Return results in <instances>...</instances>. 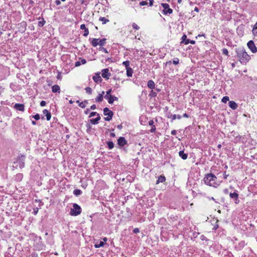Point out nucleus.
Listing matches in <instances>:
<instances>
[{
    "label": "nucleus",
    "mask_w": 257,
    "mask_h": 257,
    "mask_svg": "<svg viewBox=\"0 0 257 257\" xmlns=\"http://www.w3.org/2000/svg\"><path fill=\"white\" fill-rule=\"evenodd\" d=\"M238 60L242 64H245L250 59L244 48L238 49L235 51Z\"/></svg>",
    "instance_id": "f257e3e1"
},
{
    "label": "nucleus",
    "mask_w": 257,
    "mask_h": 257,
    "mask_svg": "<svg viewBox=\"0 0 257 257\" xmlns=\"http://www.w3.org/2000/svg\"><path fill=\"white\" fill-rule=\"evenodd\" d=\"M203 180L205 184L213 187L216 188L219 185L217 182V177L212 173L206 174Z\"/></svg>",
    "instance_id": "f03ea898"
},
{
    "label": "nucleus",
    "mask_w": 257,
    "mask_h": 257,
    "mask_svg": "<svg viewBox=\"0 0 257 257\" xmlns=\"http://www.w3.org/2000/svg\"><path fill=\"white\" fill-rule=\"evenodd\" d=\"M81 212V208L79 205L76 203H74L73 208L71 209L70 214L72 216H77Z\"/></svg>",
    "instance_id": "7ed1b4c3"
},
{
    "label": "nucleus",
    "mask_w": 257,
    "mask_h": 257,
    "mask_svg": "<svg viewBox=\"0 0 257 257\" xmlns=\"http://www.w3.org/2000/svg\"><path fill=\"white\" fill-rule=\"evenodd\" d=\"M103 113L104 115L107 116V117L104 118V120L106 121L110 120L113 115V112L107 107H105L103 109Z\"/></svg>",
    "instance_id": "20e7f679"
},
{
    "label": "nucleus",
    "mask_w": 257,
    "mask_h": 257,
    "mask_svg": "<svg viewBox=\"0 0 257 257\" xmlns=\"http://www.w3.org/2000/svg\"><path fill=\"white\" fill-rule=\"evenodd\" d=\"M161 6L164 8L163 13L164 15L171 14L173 13L172 9L169 8V5L168 4L162 3Z\"/></svg>",
    "instance_id": "39448f33"
},
{
    "label": "nucleus",
    "mask_w": 257,
    "mask_h": 257,
    "mask_svg": "<svg viewBox=\"0 0 257 257\" xmlns=\"http://www.w3.org/2000/svg\"><path fill=\"white\" fill-rule=\"evenodd\" d=\"M247 46L252 53H254L257 52L256 47L255 46L253 41L250 40L248 41L247 43Z\"/></svg>",
    "instance_id": "423d86ee"
},
{
    "label": "nucleus",
    "mask_w": 257,
    "mask_h": 257,
    "mask_svg": "<svg viewBox=\"0 0 257 257\" xmlns=\"http://www.w3.org/2000/svg\"><path fill=\"white\" fill-rule=\"evenodd\" d=\"M25 157L23 155L19 156L18 160H17V163L19 165V167L20 168H23L25 166Z\"/></svg>",
    "instance_id": "0eeeda50"
},
{
    "label": "nucleus",
    "mask_w": 257,
    "mask_h": 257,
    "mask_svg": "<svg viewBox=\"0 0 257 257\" xmlns=\"http://www.w3.org/2000/svg\"><path fill=\"white\" fill-rule=\"evenodd\" d=\"M229 197L231 199H232L234 200V203L236 204H237L239 203V200L238 198V194L237 193H236V192L230 193Z\"/></svg>",
    "instance_id": "6e6552de"
},
{
    "label": "nucleus",
    "mask_w": 257,
    "mask_h": 257,
    "mask_svg": "<svg viewBox=\"0 0 257 257\" xmlns=\"http://www.w3.org/2000/svg\"><path fill=\"white\" fill-rule=\"evenodd\" d=\"M102 77L106 79H108L111 74L109 72L108 68L103 69L102 70Z\"/></svg>",
    "instance_id": "1a4fd4ad"
},
{
    "label": "nucleus",
    "mask_w": 257,
    "mask_h": 257,
    "mask_svg": "<svg viewBox=\"0 0 257 257\" xmlns=\"http://www.w3.org/2000/svg\"><path fill=\"white\" fill-rule=\"evenodd\" d=\"M181 43H183L187 45L189 43H190L192 44H194L195 43V42L194 40H190L189 39H187V36L186 35H184L182 37Z\"/></svg>",
    "instance_id": "9d476101"
},
{
    "label": "nucleus",
    "mask_w": 257,
    "mask_h": 257,
    "mask_svg": "<svg viewBox=\"0 0 257 257\" xmlns=\"http://www.w3.org/2000/svg\"><path fill=\"white\" fill-rule=\"evenodd\" d=\"M179 63H180L179 59L178 58H175L173 59L172 61H169L166 62V63H165V65L166 66L170 65L172 63L176 65L179 64Z\"/></svg>",
    "instance_id": "9b49d317"
},
{
    "label": "nucleus",
    "mask_w": 257,
    "mask_h": 257,
    "mask_svg": "<svg viewBox=\"0 0 257 257\" xmlns=\"http://www.w3.org/2000/svg\"><path fill=\"white\" fill-rule=\"evenodd\" d=\"M117 144L120 147H123L126 144V141L124 137H119L117 140Z\"/></svg>",
    "instance_id": "f8f14e48"
},
{
    "label": "nucleus",
    "mask_w": 257,
    "mask_h": 257,
    "mask_svg": "<svg viewBox=\"0 0 257 257\" xmlns=\"http://www.w3.org/2000/svg\"><path fill=\"white\" fill-rule=\"evenodd\" d=\"M14 108L21 111H24L25 110L24 105L20 103H16L14 105Z\"/></svg>",
    "instance_id": "ddd939ff"
},
{
    "label": "nucleus",
    "mask_w": 257,
    "mask_h": 257,
    "mask_svg": "<svg viewBox=\"0 0 257 257\" xmlns=\"http://www.w3.org/2000/svg\"><path fill=\"white\" fill-rule=\"evenodd\" d=\"M93 79L96 83L101 82L102 81L99 73H96L95 75L93 76Z\"/></svg>",
    "instance_id": "4468645a"
},
{
    "label": "nucleus",
    "mask_w": 257,
    "mask_h": 257,
    "mask_svg": "<svg viewBox=\"0 0 257 257\" xmlns=\"http://www.w3.org/2000/svg\"><path fill=\"white\" fill-rule=\"evenodd\" d=\"M228 104L229 107L232 109H236L237 107V103L234 101H229Z\"/></svg>",
    "instance_id": "2eb2a0df"
},
{
    "label": "nucleus",
    "mask_w": 257,
    "mask_h": 257,
    "mask_svg": "<svg viewBox=\"0 0 257 257\" xmlns=\"http://www.w3.org/2000/svg\"><path fill=\"white\" fill-rule=\"evenodd\" d=\"M43 113L44 114H45L46 115V119L47 120H50L51 119V113L47 109L43 110Z\"/></svg>",
    "instance_id": "dca6fc26"
},
{
    "label": "nucleus",
    "mask_w": 257,
    "mask_h": 257,
    "mask_svg": "<svg viewBox=\"0 0 257 257\" xmlns=\"http://www.w3.org/2000/svg\"><path fill=\"white\" fill-rule=\"evenodd\" d=\"M52 91L54 93L58 92L60 93V88L58 85H54L52 87Z\"/></svg>",
    "instance_id": "f3484780"
},
{
    "label": "nucleus",
    "mask_w": 257,
    "mask_h": 257,
    "mask_svg": "<svg viewBox=\"0 0 257 257\" xmlns=\"http://www.w3.org/2000/svg\"><path fill=\"white\" fill-rule=\"evenodd\" d=\"M107 100L109 103L112 104L114 100H118V98L114 96L109 95Z\"/></svg>",
    "instance_id": "a211bd4d"
},
{
    "label": "nucleus",
    "mask_w": 257,
    "mask_h": 257,
    "mask_svg": "<svg viewBox=\"0 0 257 257\" xmlns=\"http://www.w3.org/2000/svg\"><path fill=\"white\" fill-rule=\"evenodd\" d=\"M100 119V116L98 115L97 117L95 118H92L90 120V121L93 124H96L98 123V121Z\"/></svg>",
    "instance_id": "6ab92c4d"
},
{
    "label": "nucleus",
    "mask_w": 257,
    "mask_h": 257,
    "mask_svg": "<svg viewBox=\"0 0 257 257\" xmlns=\"http://www.w3.org/2000/svg\"><path fill=\"white\" fill-rule=\"evenodd\" d=\"M179 155L183 160L187 159L188 157V154L184 153L183 151H180L179 152Z\"/></svg>",
    "instance_id": "aec40b11"
},
{
    "label": "nucleus",
    "mask_w": 257,
    "mask_h": 257,
    "mask_svg": "<svg viewBox=\"0 0 257 257\" xmlns=\"http://www.w3.org/2000/svg\"><path fill=\"white\" fill-rule=\"evenodd\" d=\"M147 86L150 89H154L155 88V84L153 80H150L148 82Z\"/></svg>",
    "instance_id": "412c9836"
},
{
    "label": "nucleus",
    "mask_w": 257,
    "mask_h": 257,
    "mask_svg": "<svg viewBox=\"0 0 257 257\" xmlns=\"http://www.w3.org/2000/svg\"><path fill=\"white\" fill-rule=\"evenodd\" d=\"M99 39L93 38L91 41V44L93 47H96L98 45Z\"/></svg>",
    "instance_id": "4be33fe9"
},
{
    "label": "nucleus",
    "mask_w": 257,
    "mask_h": 257,
    "mask_svg": "<svg viewBox=\"0 0 257 257\" xmlns=\"http://www.w3.org/2000/svg\"><path fill=\"white\" fill-rule=\"evenodd\" d=\"M166 180V178H165V177L164 176H163V175H160L159 177H158V180L156 182V184H159V183H163Z\"/></svg>",
    "instance_id": "5701e85b"
},
{
    "label": "nucleus",
    "mask_w": 257,
    "mask_h": 257,
    "mask_svg": "<svg viewBox=\"0 0 257 257\" xmlns=\"http://www.w3.org/2000/svg\"><path fill=\"white\" fill-rule=\"evenodd\" d=\"M252 32L253 36L257 37V22L253 27Z\"/></svg>",
    "instance_id": "b1692460"
},
{
    "label": "nucleus",
    "mask_w": 257,
    "mask_h": 257,
    "mask_svg": "<svg viewBox=\"0 0 257 257\" xmlns=\"http://www.w3.org/2000/svg\"><path fill=\"white\" fill-rule=\"evenodd\" d=\"M39 20H40L41 19V21H39L38 22V27H42L46 23V21L44 20V19L43 18H41L40 17H39L38 18Z\"/></svg>",
    "instance_id": "393cba45"
},
{
    "label": "nucleus",
    "mask_w": 257,
    "mask_h": 257,
    "mask_svg": "<svg viewBox=\"0 0 257 257\" xmlns=\"http://www.w3.org/2000/svg\"><path fill=\"white\" fill-rule=\"evenodd\" d=\"M106 39L105 38H103L101 39H99L98 41V45L100 46H104L106 44Z\"/></svg>",
    "instance_id": "a878e982"
},
{
    "label": "nucleus",
    "mask_w": 257,
    "mask_h": 257,
    "mask_svg": "<svg viewBox=\"0 0 257 257\" xmlns=\"http://www.w3.org/2000/svg\"><path fill=\"white\" fill-rule=\"evenodd\" d=\"M126 75L128 77H132L133 73V70L131 68H126Z\"/></svg>",
    "instance_id": "bb28decb"
},
{
    "label": "nucleus",
    "mask_w": 257,
    "mask_h": 257,
    "mask_svg": "<svg viewBox=\"0 0 257 257\" xmlns=\"http://www.w3.org/2000/svg\"><path fill=\"white\" fill-rule=\"evenodd\" d=\"M104 245V243L103 241H100L99 243H95L94 246L95 248H99Z\"/></svg>",
    "instance_id": "cd10ccee"
},
{
    "label": "nucleus",
    "mask_w": 257,
    "mask_h": 257,
    "mask_svg": "<svg viewBox=\"0 0 257 257\" xmlns=\"http://www.w3.org/2000/svg\"><path fill=\"white\" fill-rule=\"evenodd\" d=\"M103 96H102V94H99L95 98L96 102H101L103 100Z\"/></svg>",
    "instance_id": "c85d7f7f"
},
{
    "label": "nucleus",
    "mask_w": 257,
    "mask_h": 257,
    "mask_svg": "<svg viewBox=\"0 0 257 257\" xmlns=\"http://www.w3.org/2000/svg\"><path fill=\"white\" fill-rule=\"evenodd\" d=\"M88 103L87 100H84L82 102H81V103H79V106L81 108H85L86 106V105Z\"/></svg>",
    "instance_id": "c756f323"
},
{
    "label": "nucleus",
    "mask_w": 257,
    "mask_h": 257,
    "mask_svg": "<svg viewBox=\"0 0 257 257\" xmlns=\"http://www.w3.org/2000/svg\"><path fill=\"white\" fill-rule=\"evenodd\" d=\"M107 145L108 148L109 150L112 149L114 147V144L112 142H111V141L107 142Z\"/></svg>",
    "instance_id": "7c9ffc66"
},
{
    "label": "nucleus",
    "mask_w": 257,
    "mask_h": 257,
    "mask_svg": "<svg viewBox=\"0 0 257 257\" xmlns=\"http://www.w3.org/2000/svg\"><path fill=\"white\" fill-rule=\"evenodd\" d=\"M99 21L102 22L103 24H106L107 22H109V20L105 19L104 17H100L99 18Z\"/></svg>",
    "instance_id": "2f4dec72"
},
{
    "label": "nucleus",
    "mask_w": 257,
    "mask_h": 257,
    "mask_svg": "<svg viewBox=\"0 0 257 257\" xmlns=\"http://www.w3.org/2000/svg\"><path fill=\"white\" fill-rule=\"evenodd\" d=\"M73 194L76 196H78L81 194V191L79 189H75L73 191Z\"/></svg>",
    "instance_id": "473e14b6"
},
{
    "label": "nucleus",
    "mask_w": 257,
    "mask_h": 257,
    "mask_svg": "<svg viewBox=\"0 0 257 257\" xmlns=\"http://www.w3.org/2000/svg\"><path fill=\"white\" fill-rule=\"evenodd\" d=\"M242 29H243L242 26H238L237 28V33L240 34V35H242Z\"/></svg>",
    "instance_id": "72a5a7b5"
},
{
    "label": "nucleus",
    "mask_w": 257,
    "mask_h": 257,
    "mask_svg": "<svg viewBox=\"0 0 257 257\" xmlns=\"http://www.w3.org/2000/svg\"><path fill=\"white\" fill-rule=\"evenodd\" d=\"M111 89H108L107 91H106V95L104 96V98L106 99H108L109 98V96L110 95V93H111Z\"/></svg>",
    "instance_id": "f704fd0d"
},
{
    "label": "nucleus",
    "mask_w": 257,
    "mask_h": 257,
    "mask_svg": "<svg viewBox=\"0 0 257 257\" xmlns=\"http://www.w3.org/2000/svg\"><path fill=\"white\" fill-rule=\"evenodd\" d=\"M229 97L228 96H224L222 98V100H221V101L223 102V103H226L228 101H229Z\"/></svg>",
    "instance_id": "c9c22d12"
},
{
    "label": "nucleus",
    "mask_w": 257,
    "mask_h": 257,
    "mask_svg": "<svg viewBox=\"0 0 257 257\" xmlns=\"http://www.w3.org/2000/svg\"><path fill=\"white\" fill-rule=\"evenodd\" d=\"M122 65H124L126 69L130 68V61H125L122 62Z\"/></svg>",
    "instance_id": "e433bc0d"
},
{
    "label": "nucleus",
    "mask_w": 257,
    "mask_h": 257,
    "mask_svg": "<svg viewBox=\"0 0 257 257\" xmlns=\"http://www.w3.org/2000/svg\"><path fill=\"white\" fill-rule=\"evenodd\" d=\"M149 96L151 97H155L157 96V93L154 91L153 90H152L150 93L149 94Z\"/></svg>",
    "instance_id": "4c0bfd02"
},
{
    "label": "nucleus",
    "mask_w": 257,
    "mask_h": 257,
    "mask_svg": "<svg viewBox=\"0 0 257 257\" xmlns=\"http://www.w3.org/2000/svg\"><path fill=\"white\" fill-rule=\"evenodd\" d=\"M181 117H182V116L180 115L174 114L172 116V119L174 120V119H176V118L181 119Z\"/></svg>",
    "instance_id": "58836bf2"
},
{
    "label": "nucleus",
    "mask_w": 257,
    "mask_h": 257,
    "mask_svg": "<svg viewBox=\"0 0 257 257\" xmlns=\"http://www.w3.org/2000/svg\"><path fill=\"white\" fill-rule=\"evenodd\" d=\"M85 90H86V93H87L89 94H91L92 93V89L89 87H86L85 88Z\"/></svg>",
    "instance_id": "ea45409f"
},
{
    "label": "nucleus",
    "mask_w": 257,
    "mask_h": 257,
    "mask_svg": "<svg viewBox=\"0 0 257 257\" xmlns=\"http://www.w3.org/2000/svg\"><path fill=\"white\" fill-rule=\"evenodd\" d=\"M222 53L223 54L228 56V52L227 49L224 48L222 49Z\"/></svg>",
    "instance_id": "a19ab883"
},
{
    "label": "nucleus",
    "mask_w": 257,
    "mask_h": 257,
    "mask_svg": "<svg viewBox=\"0 0 257 257\" xmlns=\"http://www.w3.org/2000/svg\"><path fill=\"white\" fill-rule=\"evenodd\" d=\"M133 28L135 30H139L140 29L139 26H138L136 23H133L132 24Z\"/></svg>",
    "instance_id": "79ce46f5"
},
{
    "label": "nucleus",
    "mask_w": 257,
    "mask_h": 257,
    "mask_svg": "<svg viewBox=\"0 0 257 257\" xmlns=\"http://www.w3.org/2000/svg\"><path fill=\"white\" fill-rule=\"evenodd\" d=\"M89 34V30L87 28L85 30H84V34H83V36L84 37H87L88 36V35Z\"/></svg>",
    "instance_id": "37998d69"
},
{
    "label": "nucleus",
    "mask_w": 257,
    "mask_h": 257,
    "mask_svg": "<svg viewBox=\"0 0 257 257\" xmlns=\"http://www.w3.org/2000/svg\"><path fill=\"white\" fill-rule=\"evenodd\" d=\"M96 115L98 116V115H99V114L98 113H97L96 112H92L90 113L89 117H91L94 116Z\"/></svg>",
    "instance_id": "c03bdc74"
},
{
    "label": "nucleus",
    "mask_w": 257,
    "mask_h": 257,
    "mask_svg": "<svg viewBox=\"0 0 257 257\" xmlns=\"http://www.w3.org/2000/svg\"><path fill=\"white\" fill-rule=\"evenodd\" d=\"M99 50L100 51H102L104 52V53H108V51H107V50H106V49H105V48H104V47H100V48H99Z\"/></svg>",
    "instance_id": "a18cd8bd"
},
{
    "label": "nucleus",
    "mask_w": 257,
    "mask_h": 257,
    "mask_svg": "<svg viewBox=\"0 0 257 257\" xmlns=\"http://www.w3.org/2000/svg\"><path fill=\"white\" fill-rule=\"evenodd\" d=\"M33 117L36 120H39L40 119V115L39 114H36L35 115H33Z\"/></svg>",
    "instance_id": "49530a36"
},
{
    "label": "nucleus",
    "mask_w": 257,
    "mask_h": 257,
    "mask_svg": "<svg viewBox=\"0 0 257 257\" xmlns=\"http://www.w3.org/2000/svg\"><path fill=\"white\" fill-rule=\"evenodd\" d=\"M148 2L147 1H142L140 3V5L141 6H145L148 5Z\"/></svg>",
    "instance_id": "de8ad7c7"
},
{
    "label": "nucleus",
    "mask_w": 257,
    "mask_h": 257,
    "mask_svg": "<svg viewBox=\"0 0 257 257\" xmlns=\"http://www.w3.org/2000/svg\"><path fill=\"white\" fill-rule=\"evenodd\" d=\"M38 210H39L38 208L36 207V208H34V210H33L34 214L36 215L38 213Z\"/></svg>",
    "instance_id": "09e8293b"
},
{
    "label": "nucleus",
    "mask_w": 257,
    "mask_h": 257,
    "mask_svg": "<svg viewBox=\"0 0 257 257\" xmlns=\"http://www.w3.org/2000/svg\"><path fill=\"white\" fill-rule=\"evenodd\" d=\"M133 232L134 233H138L140 232V229L138 228H135L133 230Z\"/></svg>",
    "instance_id": "8fccbe9b"
},
{
    "label": "nucleus",
    "mask_w": 257,
    "mask_h": 257,
    "mask_svg": "<svg viewBox=\"0 0 257 257\" xmlns=\"http://www.w3.org/2000/svg\"><path fill=\"white\" fill-rule=\"evenodd\" d=\"M155 131H156V127L155 125H153L150 130V132L151 133H154Z\"/></svg>",
    "instance_id": "3c124183"
},
{
    "label": "nucleus",
    "mask_w": 257,
    "mask_h": 257,
    "mask_svg": "<svg viewBox=\"0 0 257 257\" xmlns=\"http://www.w3.org/2000/svg\"><path fill=\"white\" fill-rule=\"evenodd\" d=\"M46 104V102L44 100H42L41 102H40V105L41 106H45Z\"/></svg>",
    "instance_id": "603ef678"
},
{
    "label": "nucleus",
    "mask_w": 257,
    "mask_h": 257,
    "mask_svg": "<svg viewBox=\"0 0 257 257\" xmlns=\"http://www.w3.org/2000/svg\"><path fill=\"white\" fill-rule=\"evenodd\" d=\"M86 29H87L85 27V25L84 24H82L80 25V29L81 30H85Z\"/></svg>",
    "instance_id": "864d4df0"
},
{
    "label": "nucleus",
    "mask_w": 257,
    "mask_h": 257,
    "mask_svg": "<svg viewBox=\"0 0 257 257\" xmlns=\"http://www.w3.org/2000/svg\"><path fill=\"white\" fill-rule=\"evenodd\" d=\"M81 65V62L79 61H77L75 62V66L76 67L79 66Z\"/></svg>",
    "instance_id": "5fc2aeb1"
},
{
    "label": "nucleus",
    "mask_w": 257,
    "mask_h": 257,
    "mask_svg": "<svg viewBox=\"0 0 257 257\" xmlns=\"http://www.w3.org/2000/svg\"><path fill=\"white\" fill-rule=\"evenodd\" d=\"M154 121H153V120H150V121H149V124L150 125H152V126L154 125H153V124H154Z\"/></svg>",
    "instance_id": "6e6d98bb"
},
{
    "label": "nucleus",
    "mask_w": 257,
    "mask_h": 257,
    "mask_svg": "<svg viewBox=\"0 0 257 257\" xmlns=\"http://www.w3.org/2000/svg\"><path fill=\"white\" fill-rule=\"evenodd\" d=\"M149 6H152L153 5L154 0H149Z\"/></svg>",
    "instance_id": "4d7b16f0"
},
{
    "label": "nucleus",
    "mask_w": 257,
    "mask_h": 257,
    "mask_svg": "<svg viewBox=\"0 0 257 257\" xmlns=\"http://www.w3.org/2000/svg\"><path fill=\"white\" fill-rule=\"evenodd\" d=\"M55 4L57 6H59L61 4V2L59 0H56L55 2Z\"/></svg>",
    "instance_id": "13d9d810"
},
{
    "label": "nucleus",
    "mask_w": 257,
    "mask_h": 257,
    "mask_svg": "<svg viewBox=\"0 0 257 257\" xmlns=\"http://www.w3.org/2000/svg\"><path fill=\"white\" fill-rule=\"evenodd\" d=\"M90 109L92 110L96 109V105L95 104H93L91 106Z\"/></svg>",
    "instance_id": "bf43d9fd"
},
{
    "label": "nucleus",
    "mask_w": 257,
    "mask_h": 257,
    "mask_svg": "<svg viewBox=\"0 0 257 257\" xmlns=\"http://www.w3.org/2000/svg\"><path fill=\"white\" fill-rule=\"evenodd\" d=\"M80 62L81 64H85L86 63V61L85 59H82Z\"/></svg>",
    "instance_id": "052dcab7"
},
{
    "label": "nucleus",
    "mask_w": 257,
    "mask_h": 257,
    "mask_svg": "<svg viewBox=\"0 0 257 257\" xmlns=\"http://www.w3.org/2000/svg\"><path fill=\"white\" fill-rule=\"evenodd\" d=\"M176 133H177V132L176 130H173L171 131V134L172 135H175L176 134Z\"/></svg>",
    "instance_id": "680f3d73"
},
{
    "label": "nucleus",
    "mask_w": 257,
    "mask_h": 257,
    "mask_svg": "<svg viewBox=\"0 0 257 257\" xmlns=\"http://www.w3.org/2000/svg\"><path fill=\"white\" fill-rule=\"evenodd\" d=\"M122 126L121 124H119L117 126V128L118 129V130H121L122 129Z\"/></svg>",
    "instance_id": "e2e57ef3"
},
{
    "label": "nucleus",
    "mask_w": 257,
    "mask_h": 257,
    "mask_svg": "<svg viewBox=\"0 0 257 257\" xmlns=\"http://www.w3.org/2000/svg\"><path fill=\"white\" fill-rule=\"evenodd\" d=\"M228 175L226 174V172H224V173L223 174L224 179H226L227 178V177H228Z\"/></svg>",
    "instance_id": "0e129e2a"
},
{
    "label": "nucleus",
    "mask_w": 257,
    "mask_h": 257,
    "mask_svg": "<svg viewBox=\"0 0 257 257\" xmlns=\"http://www.w3.org/2000/svg\"><path fill=\"white\" fill-rule=\"evenodd\" d=\"M199 9L197 7H196L194 8V11H195L196 12H199Z\"/></svg>",
    "instance_id": "69168bd1"
},
{
    "label": "nucleus",
    "mask_w": 257,
    "mask_h": 257,
    "mask_svg": "<svg viewBox=\"0 0 257 257\" xmlns=\"http://www.w3.org/2000/svg\"><path fill=\"white\" fill-rule=\"evenodd\" d=\"M183 116L185 117H189L188 115L186 113H184Z\"/></svg>",
    "instance_id": "338daca9"
},
{
    "label": "nucleus",
    "mask_w": 257,
    "mask_h": 257,
    "mask_svg": "<svg viewBox=\"0 0 257 257\" xmlns=\"http://www.w3.org/2000/svg\"><path fill=\"white\" fill-rule=\"evenodd\" d=\"M110 136L111 137H114L115 136V134L112 133H110Z\"/></svg>",
    "instance_id": "774afa93"
}]
</instances>
